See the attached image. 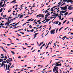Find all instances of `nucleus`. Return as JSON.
I'll return each mask as SVG.
<instances>
[{"label": "nucleus", "instance_id": "nucleus-34", "mask_svg": "<svg viewBox=\"0 0 73 73\" xmlns=\"http://www.w3.org/2000/svg\"><path fill=\"white\" fill-rule=\"evenodd\" d=\"M1 56H2V57H4V54H1Z\"/></svg>", "mask_w": 73, "mask_h": 73}, {"label": "nucleus", "instance_id": "nucleus-13", "mask_svg": "<svg viewBox=\"0 0 73 73\" xmlns=\"http://www.w3.org/2000/svg\"><path fill=\"white\" fill-rule=\"evenodd\" d=\"M23 16H24V15H22L20 16L19 19H21V18L23 17Z\"/></svg>", "mask_w": 73, "mask_h": 73}, {"label": "nucleus", "instance_id": "nucleus-38", "mask_svg": "<svg viewBox=\"0 0 73 73\" xmlns=\"http://www.w3.org/2000/svg\"><path fill=\"white\" fill-rule=\"evenodd\" d=\"M63 28V27H61L60 29H59V31H60V30L62 29Z\"/></svg>", "mask_w": 73, "mask_h": 73}, {"label": "nucleus", "instance_id": "nucleus-30", "mask_svg": "<svg viewBox=\"0 0 73 73\" xmlns=\"http://www.w3.org/2000/svg\"><path fill=\"white\" fill-rule=\"evenodd\" d=\"M58 21H57L56 22V23H55V24H58Z\"/></svg>", "mask_w": 73, "mask_h": 73}, {"label": "nucleus", "instance_id": "nucleus-50", "mask_svg": "<svg viewBox=\"0 0 73 73\" xmlns=\"http://www.w3.org/2000/svg\"><path fill=\"white\" fill-rule=\"evenodd\" d=\"M34 23H36V24H37V22H35V21H34L33 22Z\"/></svg>", "mask_w": 73, "mask_h": 73}, {"label": "nucleus", "instance_id": "nucleus-37", "mask_svg": "<svg viewBox=\"0 0 73 73\" xmlns=\"http://www.w3.org/2000/svg\"><path fill=\"white\" fill-rule=\"evenodd\" d=\"M4 58H5L7 59V56H5L4 57Z\"/></svg>", "mask_w": 73, "mask_h": 73}, {"label": "nucleus", "instance_id": "nucleus-53", "mask_svg": "<svg viewBox=\"0 0 73 73\" xmlns=\"http://www.w3.org/2000/svg\"><path fill=\"white\" fill-rule=\"evenodd\" d=\"M5 25H8V23H7V22H6V23H5Z\"/></svg>", "mask_w": 73, "mask_h": 73}, {"label": "nucleus", "instance_id": "nucleus-41", "mask_svg": "<svg viewBox=\"0 0 73 73\" xmlns=\"http://www.w3.org/2000/svg\"><path fill=\"white\" fill-rule=\"evenodd\" d=\"M7 16V15H4L3 16V17H6Z\"/></svg>", "mask_w": 73, "mask_h": 73}, {"label": "nucleus", "instance_id": "nucleus-26", "mask_svg": "<svg viewBox=\"0 0 73 73\" xmlns=\"http://www.w3.org/2000/svg\"><path fill=\"white\" fill-rule=\"evenodd\" d=\"M11 52L13 54V55L14 54H15V52L13 51H11Z\"/></svg>", "mask_w": 73, "mask_h": 73}, {"label": "nucleus", "instance_id": "nucleus-3", "mask_svg": "<svg viewBox=\"0 0 73 73\" xmlns=\"http://www.w3.org/2000/svg\"><path fill=\"white\" fill-rule=\"evenodd\" d=\"M57 14H56V13H54L53 14V15H52V16H54V17H52V18H54V19H56V17H57V16H58V13H57Z\"/></svg>", "mask_w": 73, "mask_h": 73}, {"label": "nucleus", "instance_id": "nucleus-36", "mask_svg": "<svg viewBox=\"0 0 73 73\" xmlns=\"http://www.w3.org/2000/svg\"><path fill=\"white\" fill-rule=\"evenodd\" d=\"M11 18H12V17H8V19H11Z\"/></svg>", "mask_w": 73, "mask_h": 73}, {"label": "nucleus", "instance_id": "nucleus-46", "mask_svg": "<svg viewBox=\"0 0 73 73\" xmlns=\"http://www.w3.org/2000/svg\"><path fill=\"white\" fill-rule=\"evenodd\" d=\"M25 45H26L27 46H28V44H27V43H25Z\"/></svg>", "mask_w": 73, "mask_h": 73}, {"label": "nucleus", "instance_id": "nucleus-18", "mask_svg": "<svg viewBox=\"0 0 73 73\" xmlns=\"http://www.w3.org/2000/svg\"><path fill=\"white\" fill-rule=\"evenodd\" d=\"M43 43H44V42H41L40 43V44H39V46H41V45H42V44Z\"/></svg>", "mask_w": 73, "mask_h": 73}, {"label": "nucleus", "instance_id": "nucleus-55", "mask_svg": "<svg viewBox=\"0 0 73 73\" xmlns=\"http://www.w3.org/2000/svg\"><path fill=\"white\" fill-rule=\"evenodd\" d=\"M61 4H60L58 5V6H57V7H60V5H61Z\"/></svg>", "mask_w": 73, "mask_h": 73}, {"label": "nucleus", "instance_id": "nucleus-58", "mask_svg": "<svg viewBox=\"0 0 73 73\" xmlns=\"http://www.w3.org/2000/svg\"><path fill=\"white\" fill-rule=\"evenodd\" d=\"M49 2L46 3V5H48V4H49Z\"/></svg>", "mask_w": 73, "mask_h": 73}, {"label": "nucleus", "instance_id": "nucleus-64", "mask_svg": "<svg viewBox=\"0 0 73 73\" xmlns=\"http://www.w3.org/2000/svg\"><path fill=\"white\" fill-rule=\"evenodd\" d=\"M3 13H2L1 14V16H3Z\"/></svg>", "mask_w": 73, "mask_h": 73}, {"label": "nucleus", "instance_id": "nucleus-48", "mask_svg": "<svg viewBox=\"0 0 73 73\" xmlns=\"http://www.w3.org/2000/svg\"><path fill=\"white\" fill-rule=\"evenodd\" d=\"M18 58H21V56H19V57Z\"/></svg>", "mask_w": 73, "mask_h": 73}, {"label": "nucleus", "instance_id": "nucleus-43", "mask_svg": "<svg viewBox=\"0 0 73 73\" xmlns=\"http://www.w3.org/2000/svg\"><path fill=\"white\" fill-rule=\"evenodd\" d=\"M37 44H38V45L39 46H39L40 44H38V42H37Z\"/></svg>", "mask_w": 73, "mask_h": 73}, {"label": "nucleus", "instance_id": "nucleus-24", "mask_svg": "<svg viewBox=\"0 0 73 73\" xmlns=\"http://www.w3.org/2000/svg\"><path fill=\"white\" fill-rule=\"evenodd\" d=\"M34 31V30L33 29L30 31V32H33Z\"/></svg>", "mask_w": 73, "mask_h": 73}, {"label": "nucleus", "instance_id": "nucleus-7", "mask_svg": "<svg viewBox=\"0 0 73 73\" xmlns=\"http://www.w3.org/2000/svg\"><path fill=\"white\" fill-rule=\"evenodd\" d=\"M56 30V28H55V29L54 30H52L51 31L50 33L51 34H54L55 33L54 32H55V31Z\"/></svg>", "mask_w": 73, "mask_h": 73}, {"label": "nucleus", "instance_id": "nucleus-35", "mask_svg": "<svg viewBox=\"0 0 73 73\" xmlns=\"http://www.w3.org/2000/svg\"><path fill=\"white\" fill-rule=\"evenodd\" d=\"M40 21H41V20H39L37 21V23H39V22H40Z\"/></svg>", "mask_w": 73, "mask_h": 73}, {"label": "nucleus", "instance_id": "nucleus-5", "mask_svg": "<svg viewBox=\"0 0 73 73\" xmlns=\"http://www.w3.org/2000/svg\"><path fill=\"white\" fill-rule=\"evenodd\" d=\"M36 17H41L42 18H43L44 17V15L40 14L37 15Z\"/></svg>", "mask_w": 73, "mask_h": 73}, {"label": "nucleus", "instance_id": "nucleus-42", "mask_svg": "<svg viewBox=\"0 0 73 73\" xmlns=\"http://www.w3.org/2000/svg\"><path fill=\"white\" fill-rule=\"evenodd\" d=\"M58 28L56 30V33H57V32L58 31Z\"/></svg>", "mask_w": 73, "mask_h": 73}, {"label": "nucleus", "instance_id": "nucleus-45", "mask_svg": "<svg viewBox=\"0 0 73 73\" xmlns=\"http://www.w3.org/2000/svg\"><path fill=\"white\" fill-rule=\"evenodd\" d=\"M45 45V43H44L42 45V46H44Z\"/></svg>", "mask_w": 73, "mask_h": 73}, {"label": "nucleus", "instance_id": "nucleus-54", "mask_svg": "<svg viewBox=\"0 0 73 73\" xmlns=\"http://www.w3.org/2000/svg\"><path fill=\"white\" fill-rule=\"evenodd\" d=\"M7 61H8L9 62H11V61L9 60V59H7Z\"/></svg>", "mask_w": 73, "mask_h": 73}, {"label": "nucleus", "instance_id": "nucleus-8", "mask_svg": "<svg viewBox=\"0 0 73 73\" xmlns=\"http://www.w3.org/2000/svg\"><path fill=\"white\" fill-rule=\"evenodd\" d=\"M6 20H8V21H7V23L8 24H9L11 23V21H10V20L9 19H5Z\"/></svg>", "mask_w": 73, "mask_h": 73}, {"label": "nucleus", "instance_id": "nucleus-22", "mask_svg": "<svg viewBox=\"0 0 73 73\" xmlns=\"http://www.w3.org/2000/svg\"><path fill=\"white\" fill-rule=\"evenodd\" d=\"M2 61H3V60L2 59H0V62H1Z\"/></svg>", "mask_w": 73, "mask_h": 73}, {"label": "nucleus", "instance_id": "nucleus-63", "mask_svg": "<svg viewBox=\"0 0 73 73\" xmlns=\"http://www.w3.org/2000/svg\"><path fill=\"white\" fill-rule=\"evenodd\" d=\"M50 9V8H48V9H47L46 11H49Z\"/></svg>", "mask_w": 73, "mask_h": 73}, {"label": "nucleus", "instance_id": "nucleus-11", "mask_svg": "<svg viewBox=\"0 0 73 73\" xmlns=\"http://www.w3.org/2000/svg\"><path fill=\"white\" fill-rule=\"evenodd\" d=\"M64 10L67 9V6H65L64 7Z\"/></svg>", "mask_w": 73, "mask_h": 73}, {"label": "nucleus", "instance_id": "nucleus-14", "mask_svg": "<svg viewBox=\"0 0 73 73\" xmlns=\"http://www.w3.org/2000/svg\"><path fill=\"white\" fill-rule=\"evenodd\" d=\"M68 13H68V12H66V13H65L64 14V16H66V15H68Z\"/></svg>", "mask_w": 73, "mask_h": 73}, {"label": "nucleus", "instance_id": "nucleus-40", "mask_svg": "<svg viewBox=\"0 0 73 73\" xmlns=\"http://www.w3.org/2000/svg\"><path fill=\"white\" fill-rule=\"evenodd\" d=\"M60 15H62V16H64V14L61 13H60Z\"/></svg>", "mask_w": 73, "mask_h": 73}, {"label": "nucleus", "instance_id": "nucleus-47", "mask_svg": "<svg viewBox=\"0 0 73 73\" xmlns=\"http://www.w3.org/2000/svg\"><path fill=\"white\" fill-rule=\"evenodd\" d=\"M1 66H3V62L1 64Z\"/></svg>", "mask_w": 73, "mask_h": 73}, {"label": "nucleus", "instance_id": "nucleus-32", "mask_svg": "<svg viewBox=\"0 0 73 73\" xmlns=\"http://www.w3.org/2000/svg\"><path fill=\"white\" fill-rule=\"evenodd\" d=\"M50 11H53V9L52 8H51Z\"/></svg>", "mask_w": 73, "mask_h": 73}, {"label": "nucleus", "instance_id": "nucleus-21", "mask_svg": "<svg viewBox=\"0 0 73 73\" xmlns=\"http://www.w3.org/2000/svg\"><path fill=\"white\" fill-rule=\"evenodd\" d=\"M60 13H64L65 12H64V11H60Z\"/></svg>", "mask_w": 73, "mask_h": 73}, {"label": "nucleus", "instance_id": "nucleus-15", "mask_svg": "<svg viewBox=\"0 0 73 73\" xmlns=\"http://www.w3.org/2000/svg\"><path fill=\"white\" fill-rule=\"evenodd\" d=\"M4 9V8H1V9L0 10V12H1L3 11V10Z\"/></svg>", "mask_w": 73, "mask_h": 73}, {"label": "nucleus", "instance_id": "nucleus-39", "mask_svg": "<svg viewBox=\"0 0 73 73\" xmlns=\"http://www.w3.org/2000/svg\"><path fill=\"white\" fill-rule=\"evenodd\" d=\"M48 12H49L48 11H45V13H48Z\"/></svg>", "mask_w": 73, "mask_h": 73}, {"label": "nucleus", "instance_id": "nucleus-16", "mask_svg": "<svg viewBox=\"0 0 73 73\" xmlns=\"http://www.w3.org/2000/svg\"><path fill=\"white\" fill-rule=\"evenodd\" d=\"M46 16L45 17V18L44 19H47L48 18L46 17H48L49 16V15H47L46 14V15H45Z\"/></svg>", "mask_w": 73, "mask_h": 73}, {"label": "nucleus", "instance_id": "nucleus-57", "mask_svg": "<svg viewBox=\"0 0 73 73\" xmlns=\"http://www.w3.org/2000/svg\"><path fill=\"white\" fill-rule=\"evenodd\" d=\"M29 17V16L28 15H27L26 16V17H25V18H27V17Z\"/></svg>", "mask_w": 73, "mask_h": 73}, {"label": "nucleus", "instance_id": "nucleus-52", "mask_svg": "<svg viewBox=\"0 0 73 73\" xmlns=\"http://www.w3.org/2000/svg\"><path fill=\"white\" fill-rule=\"evenodd\" d=\"M7 46H9V45H11V44H7Z\"/></svg>", "mask_w": 73, "mask_h": 73}, {"label": "nucleus", "instance_id": "nucleus-6", "mask_svg": "<svg viewBox=\"0 0 73 73\" xmlns=\"http://www.w3.org/2000/svg\"><path fill=\"white\" fill-rule=\"evenodd\" d=\"M68 9H69V10H73V7H72V5L68 6Z\"/></svg>", "mask_w": 73, "mask_h": 73}, {"label": "nucleus", "instance_id": "nucleus-31", "mask_svg": "<svg viewBox=\"0 0 73 73\" xmlns=\"http://www.w3.org/2000/svg\"><path fill=\"white\" fill-rule=\"evenodd\" d=\"M5 5V4H3V5H1V7H4V5Z\"/></svg>", "mask_w": 73, "mask_h": 73}, {"label": "nucleus", "instance_id": "nucleus-29", "mask_svg": "<svg viewBox=\"0 0 73 73\" xmlns=\"http://www.w3.org/2000/svg\"><path fill=\"white\" fill-rule=\"evenodd\" d=\"M0 25H1V26H3V25H4V24H3V23H1L0 24Z\"/></svg>", "mask_w": 73, "mask_h": 73}, {"label": "nucleus", "instance_id": "nucleus-12", "mask_svg": "<svg viewBox=\"0 0 73 73\" xmlns=\"http://www.w3.org/2000/svg\"><path fill=\"white\" fill-rule=\"evenodd\" d=\"M3 65L4 68L5 69V64L4 63V62H3Z\"/></svg>", "mask_w": 73, "mask_h": 73}, {"label": "nucleus", "instance_id": "nucleus-9", "mask_svg": "<svg viewBox=\"0 0 73 73\" xmlns=\"http://www.w3.org/2000/svg\"><path fill=\"white\" fill-rule=\"evenodd\" d=\"M32 19H29L27 20V21L29 22V21H33V20H34V19H33L32 20Z\"/></svg>", "mask_w": 73, "mask_h": 73}, {"label": "nucleus", "instance_id": "nucleus-62", "mask_svg": "<svg viewBox=\"0 0 73 73\" xmlns=\"http://www.w3.org/2000/svg\"><path fill=\"white\" fill-rule=\"evenodd\" d=\"M6 61L7 62V64H8L9 63V62H8V61L7 60H6Z\"/></svg>", "mask_w": 73, "mask_h": 73}, {"label": "nucleus", "instance_id": "nucleus-19", "mask_svg": "<svg viewBox=\"0 0 73 73\" xmlns=\"http://www.w3.org/2000/svg\"><path fill=\"white\" fill-rule=\"evenodd\" d=\"M60 8H61L62 10H64V7H61Z\"/></svg>", "mask_w": 73, "mask_h": 73}, {"label": "nucleus", "instance_id": "nucleus-33", "mask_svg": "<svg viewBox=\"0 0 73 73\" xmlns=\"http://www.w3.org/2000/svg\"><path fill=\"white\" fill-rule=\"evenodd\" d=\"M16 25H17V24H15L14 25H13L11 26V27H13V26L14 27H15V26H16Z\"/></svg>", "mask_w": 73, "mask_h": 73}, {"label": "nucleus", "instance_id": "nucleus-2", "mask_svg": "<svg viewBox=\"0 0 73 73\" xmlns=\"http://www.w3.org/2000/svg\"><path fill=\"white\" fill-rule=\"evenodd\" d=\"M5 67L7 70H9V71H10V70H11V69H9V68H10V65L8 64V65H7V64H6L5 66Z\"/></svg>", "mask_w": 73, "mask_h": 73}, {"label": "nucleus", "instance_id": "nucleus-10", "mask_svg": "<svg viewBox=\"0 0 73 73\" xmlns=\"http://www.w3.org/2000/svg\"><path fill=\"white\" fill-rule=\"evenodd\" d=\"M68 0H64L62 1L63 2L62 3H60V4H62V3H65L66 1H67Z\"/></svg>", "mask_w": 73, "mask_h": 73}, {"label": "nucleus", "instance_id": "nucleus-56", "mask_svg": "<svg viewBox=\"0 0 73 73\" xmlns=\"http://www.w3.org/2000/svg\"><path fill=\"white\" fill-rule=\"evenodd\" d=\"M61 25V23L59 22V23L58 24V25Z\"/></svg>", "mask_w": 73, "mask_h": 73}, {"label": "nucleus", "instance_id": "nucleus-23", "mask_svg": "<svg viewBox=\"0 0 73 73\" xmlns=\"http://www.w3.org/2000/svg\"><path fill=\"white\" fill-rule=\"evenodd\" d=\"M3 50L5 52V53H7V51L5 50V49H4Z\"/></svg>", "mask_w": 73, "mask_h": 73}, {"label": "nucleus", "instance_id": "nucleus-20", "mask_svg": "<svg viewBox=\"0 0 73 73\" xmlns=\"http://www.w3.org/2000/svg\"><path fill=\"white\" fill-rule=\"evenodd\" d=\"M13 20H16V19H12L10 20V21H13Z\"/></svg>", "mask_w": 73, "mask_h": 73}, {"label": "nucleus", "instance_id": "nucleus-49", "mask_svg": "<svg viewBox=\"0 0 73 73\" xmlns=\"http://www.w3.org/2000/svg\"><path fill=\"white\" fill-rule=\"evenodd\" d=\"M66 3H69V0H68V1H66Z\"/></svg>", "mask_w": 73, "mask_h": 73}, {"label": "nucleus", "instance_id": "nucleus-4", "mask_svg": "<svg viewBox=\"0 0 73 73\" xmlns=\"http://www.w3.org/2000/svg\"><path fill=\"white\" fill-rule=\"evenodd\" d=\"M50 19H45V20H44V21H42V23H46V22H48V21H49V20H50ZM45 21L44 22V21Z\"/></svg>", "mask_w": 73, "mask_h": 73}, {"label": "nucleus", "instance_id": "nucleus-1", "mask_svg": "<svg viewBox=\"0 0 73 73\" xmlns=\"http://www.w3.org/2000/svg\"><path fill=\"white\" fill-rule=\"evenodd\" d=\"M55 63L56 66L54 67L53 71L55 72V71H56V72L58 73V67H57L56 66H59V64L57 62H55Z\"/></svg>", "mask_w": 73, "mask_h": 73}, {"label": "nucleus", "instance_id": "nucleus-28", "mask_svg": "<svg viewBox=\"0 0 73 73\" xmlns=\"http://www.w3.org/2000/svg\"><path fill=\"white\" fill-rule=\"evenodd\" d=\"M66 20L65 21H64L63 22L62 25H63V24H64V23H66Z\"/></svg>", "mask_w": 73, "mask_h": 73}, {"label": "nucleus", "instance_id": "nucleus-59", "mask_svg": "<svg viewBox=\"0 0 73 73\" xmlns=\"http://www.w3.org/2000/svg\"><path fill=\"white\" fill-rule=\"evenodd\" d=\"M1 47V48L2 49H3H3H4V48H3V47L1 46V47Z\"/></svg>", "mask_w": 73, "mask_h": 73}, {"label": "nucleus", "instance_id": "nucleus-25", "mask_svg": "<svg viewBox=\"0 0 73 73\" xmlns=\"http://www.w3.org/2000/svg\"><path fill=\"white\" fill-rule=\"evenodd\" d=\"M58 17H59V19H61V16L60 15V16H59L58 15Z\"/></svg>", "mask_w": 73, "mask_h": 73}, {"label": "nucleus", "instance_id": "nucleus-44", "mask_svg": "<svg viewBox=\"0 0 73 73\" xmlns=\"http://www.w3.org/2000/svg\"><path fill=\"white\" fill-rule=\"evenodd\" d=\"M69 23H70L69 21H68L66 23L67 24H69Z\"/></svg>", "mask_w": 73, "mask_h": 73}, {"label": "nucleus", "instance_id": "nucleus-27", "mask_svg": "<svg viewBox=\"0 0 73 73\" xmlns=\"http://www.w3.org/2000/svg\"><path fill=\"white\" fill-rule=\"evenodd\" d=\"M36 35H37L36 34H35L34 38H36Z\"/></svg>", "mask_w": 73, "mask_h": 73}, {"label": "nucleus", "instance_id": "nucleus-17", "mask_svg": "<svg viewBox=\"0 0 73 73\" xmlns=\"http://www.w3.org/2000/svg\"><path fill=\"white\" fill-rule=\"evenodd\" d=\"M69 3H73V1L72 0H69Z\"/></svg>", "mask_w": 73, "mask_h": 73}, {"label": "nucleus", "instance_id": "nucleus-51", "mask_svg": "<svg viewBox=\"0 0 73 73\" xmlns=\"http://www.w3.org/2000/svg\"><path fill=\"white\" fill-rule=\"evenodd\" d=\"M47 15L49 16V15H50V14L49 13H47Z\"/></svg>", "mask_w": 73, "mask_h": 73}, {"label": "nucleus", "instance_id": "nucleus-60", "mask_svg": "<svg viewBox=\"0 0 73 73\" xmlns=\"http://www.w3.org/2000/svg\"><path fill=\"white\" fill-rule=\"evenodd\" d=\"M17 8H18L16 7V8L15 9V10H17Z\"/></svg>", "mask_w": 73, "mask_h": 73}, {"label": "nucleus", "instance_id": "nucleus-61", "mask_svg": "<svg viewBox=\"0 0 73 73\" xmlns=\"http://www.w3.org/2000/svg\"><path fill=\"white\" fill-rule=\"evenodd\" d=\"M2 5V3H1V2L0 3V6H1Z\"/></svg>", "mask_w": 73, "mask_h": 73}]
</instances>
